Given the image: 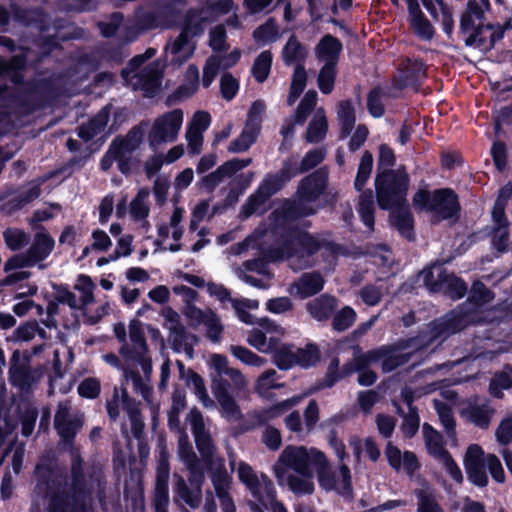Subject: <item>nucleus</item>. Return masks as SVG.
I'll use <instances>...</instances> for the list:
<instances>
[{
  "label": "nucleus",
  "mask_w": 512,
  "mask_h": 512,
  "mask_svg": "<svg viewBox=\"0 0 512 512\" xmlns=\"http://www.w3.org/2000/svg\"><path fill=\"white\" fill-rule=\"evenodd\" d=\"M202 22L203 18L197 12L186 15L182 32L165 47L166 58L171 64L179 66L192 57L196 49L193 38L203 32Z\"/></svg>",
  "instance_id": "9"
},
{
  "label": "nucleus",
  "mask_w": 512,
  "mask_h": 512,
  "mask_svg": "<svg viewBox=\"0 0 512 512\" xmlns=\"http://www.w3.org/2000/svg\"><path fill=\"white\" fill-rule=\"evenodd\" d=\"M183 315L193 327L203 326L206 319L213 313L211 309L202 310L196 307L194 304H188L183 307Z\"/></svg>",
  "instance_id": "60"
},
{
  "label": "nucleus",
  "mask_w": 512,
  "mask_h": 512,
  "mask_svg": "<svg viewBox=\"0 0 512 512\" xmlns=\"http://www.w3.org/2000/svg\"><path fill=\"white\" fill-rule=\"evenodd\" d=\"M229 350L235 358L246 365L261 367L266 363L265 359L243 346L231 345Z\"/></svg>",
  "instance_id": "61"
},
{
  "label": "nucleus",
  "mask_w": 512,
  "mask_h": 512,
  "mask_svg": "<svg viewBox=\"0 0 512 512\" xmlns=\"http://www.w3.org/2000/svg\"><path fill=\"white\" fill-rule=\"evenodd\" d=\"M170 475L168 456L162 448L160 450L157 470L156 483L153 495L154 512H168L169 489L168 480Z\"/></svg>",
  "instance_id": "19"
},
{
  "label": "nucleus",
  "mask_w": 512,
  "mask_h": 512,
  "mask_svg": "<svg viewBox=\"0 0 512 512\" xmlns=\"http://www.w3.org/2000/svg\"><path fill=\"white\" fill-rule=\"evenodd\" d=\"M237 474L239 480L255 498V502H259L263 498L268 499L270 493L274 491L272 481L264 474L258 475L246 462L239 463Z\"/></svg>",
  "instance_id": "17"
},
{
  "label": "nucleus",
  "mask_w": 512,
  "mask_h": 512,
  "mask_svg": "<svg viewBox=\"0 0 512 512\" xmlns=\"http://www.w3.org/2000/svg\"><path fill=\"white\" fill-rule=\"evenodd\" d=\"M133 404L134 402L130 400L125 389L115 388L112 399L107 402V412L111 419H116L119 415L120 409L128 412L129 408H131Z\"/></svg>",
  "instance_id": "45"
},
{
  "label": "nucleus",
  "mask_w": 512,
  "mask_h": 512,
  "mask_svg": "<svg viewBox=\"0 0 512 512\" xmlns=\"http://www.w3.org/2000/svg\"><path fill=\"white\" fill-rule=\"evenodd\" d=\"M161 315L164 318V327L169 330L173 342L176 345L184 333V327L180 321V316L171 307L163 308Z\"/></svg>",
  "instance_id": "48"
},
{
  "label": "nucleus",
  "mask_w": 512,
  "mask_h": 512,
  "mask_svg": "<svg viewBox=\"0 0 512 512\" xmlns=\"http://www.w3.org/2000/svg\"><path fill=\"white\" fill-rule=\"evenodd\" d=\"M494 436L500 445L512 443V415L502 418L497 425Z\"/></svg>",
  "instance_id": "64"
},
{
  "label": "nucleus",
  "mask_w": 512,
  "mask_h": 512,
  "mask_svg": "<svg viewBox=\"0 0 512 512\" xmlns=\"http://www.w3.org/2000/svg\"><path fill=\"white\" fill-rule=\"evenodd\" d=\"M385 456L389 465L396 471L403 470L407 474L412 475L419 468V463L414 453L410 451L402 453L391 442H388L385 448Z\"/></svg>",
  "instance_id": "28"
},
{
  "label": "nucleus",
  "mask_w": 512,
  "mask_h": 512,
  "mask_svg": "<svg viewBox=\"0 0 512 512\" xmlns=\"http://www.w3.org/2000/svg\"><path fill=\"white\" fill-rule=\"evenodd\" d=\"M423 436L428 453L443 466L455 482L461 483L462 472L446 450L442 436L428 424L423 426Z\"/></svg>",
  "instance_id": "12"
},
{
  "label": "nucleus",
  "mask_w": 512,
  "mask_h": 512,
  "mask_svg": "<svg viewBox=\"0 0 512 512\" xmlns=\"http://www.w3.org/2000/svg\"><path fill=\"white\" fill-rule=\"evenodd\" d=\"M186 382L187 385L193 389L194 394L204 407L213 408L215 406L214 401L207 393L204 380L198 374L189 370L186 373Z\"/></svg>",
  "instance_id": "47"
},
{
  "label": "nucleus",
  "mask_w": 512,
  "mask_h": 512,
  "mask_svg": "<svg viewBox=\"0 0 512 512\" xmlns=\"http://www.w3.org/2000/svg\"><path fill=\"white\" fill-rule=\"evenodd\" d=\"M232 306L236 311L238 318L246 324L253 323V317L247 310H256L259 307L258 300L254 299H233L231 300Z\"/></svg>",
  "instance_id": "58"
},
{
  "label": "nucleus",
  "mask_w": 512,
  "mask_h": 512,
  "mask_svg": "<svg viewBox=\"0 0 512 512\" xmlns=\"http://www.w3.org/2000/svg\"><path fill=\"white\" fill-rule=\"evenodd\" d=\"M358 213L364 225L370 229L374 225V203L371 192L361 194L358 205Z\"/></svg>",
  "instance_id": "55"
},
{
  "label": "nucleus",
  "mask_w": 512,
  "mask_h": 512,
  "mask_svg": "<svg viewBox=\"0 0 512 512\" xmlns=\"http://www.w3.org/2000/svg\"><path fill=\"white\" fill-rule=\"evenodd\" d=\"M82 424V415L71 414L69 402H63L58 405L54 426L63 439L68 440L72 438L81 428Z\"/></svg>",
  "instance_id": "23"
},
{
  "label": "nucleus",
  "mask_w": 512,
  "mask_h": 512,
  "mask_svg": "<svg viewBox=\"0 0 512 512\" xmlns=\"http://www.w3.org/2000/svg\"><path fill=\"white\" fill-rule=\"evenodd\" d=\"M283 60L286 64L302 61L306 56L305 48L292 36L283 48Z\"/></svg>",
  "instance_id": "57"
},
{
  "label": "nucleus",
  "mask_w": 512,
  "mask_h": 512,
  "mask_svg": "<svg viewBox=\"0 0 512 512\" xmlns=\"http://www.w3.org/2000/svg\"><path fill=\"white\" fill-rule=\"evenodd\" d=\"M189 482L192 485L189 488L184 479L179 477L174 488V501L177 505H187L192 509L199 507L202 498L201 485L203 474H190Z\"/></svg>",
  "instance_id": "21"
},
{
  "label": "nucleus",
  "mask_w": 512,
  "mask_h": 512,
  "mask_svg": "<svg viewBox=\"0 0 512 512\" xmlns=\"http://www.w3.org/2000/svg\"><path fill=\"white\" fill-rule=\"evenodd\" d=\"M108 120L109 109L105 107L87 125L79 128L78 135L85 141H89L105 130Z\"/></svg>",
  "instance_id": "40"
},
{
  "label": "nucleus",
  "mask_w": 512,
  "mask_h": 512,
  "mask_svg": "<svg viewBox=\"0 0 512 512\" xmlns=\"http://www.w3.org/2000/svg\"><path fill=\"white\" fill-rule=\"evenodd\" d=\"M424 280L431 290H444L453 299L463 297L467 290L461 279L442 271V268L438 265H434L429 271L424 272Z\"/></svg>",
  "instance_id": "16"
},
{
  "label": "nucleus",
  "mask_w": 512,
  "mask_h": 512,
  "mask_svg": "<svg viewBox=\"0 0 512 512\" xmlns=\"http://www.w3.org/2000/svg\"><path fill=\"white\" fill-rule=\"evenodd\" d=\"M184 210L180 207H175L170 217L169 225L161 224L158 227V234L162 239L169 237V230L171 229L172 238L175 241H179L183 235V228L180 226L182 221Z\"/></svg>",
  "instance_id": "44"
},
{
  "label": "nucleus",
  "mask_w": 512,
  "mask_h": 512,
  "mask_svg": "<svg viewBox=\"0 0 512 512\" xmlns=\"http://www.w3.org/2000/svg\"><path fill=\"white\" fill-rule=\"evenodd\" d=\"M325 188V178L320 174H313L305 178L298 190V206L314 201Z\"/></svg>",
  "instance_id": "31"
},
{
  "label": "nucleus",
  "mask_w": 512,
  "mask_h": 512,
  "mask_svg": "<svg viewBox=\"0 0 512 512\" xmlns=\"http://www.w3.org/2000/svg\"><path fill=\"white\" fill-rule=\"evenodd\" d=\"M315 471L318 475L319 485L327 490H336L339 493H348L351 485V475L349 468L342 464L339 468L338 475L336 476L328 463L327 458L324 456V463L318 464Z\"/></svg>",
  "instance_id": "18"
},
{
  "label": "nucleus",
  "mask_w": 512,
  "mask_h": 512,
  "mask_svg": "<svg viewBox=\"0 0 512 512\" xmlns=\"http://www.w3.org/2000/svg\"><path fill=\"white\" fill-rule=\"evenodd\" d=\"M307 82V74L305 69L301 65L295 67L292 82L290 86V92L287 98L288 105L292 106L300 94L304 91Z\"/></svg>",
  "instance_id": "53"
},
{
  "label": "nucleus",
  "mask_w": 512,
  "mask_h": 512,
  "mask_svg": "<svg viewBox=\"0 0 512 512\" xmlns=\"http://www.w3.org/2000/svg\"><path fill=\"white\" fill-rule=\"evenodd\" d=\"M378 204L382 209H394L392 221L398 231L407 239L413 237V219L405 206L408 189L406 173L383 172L375 180Z\"/></svg>",
  "instance_id": "3"
},
{
  "label": "nucleus",
  "mask_w": 512,
  "mask_h": 512,
  "mask_svg": "<svg viewBox=\"0 0 512 512\" xmlns=\"http://www.w3.org/2000/svg\"><path fill=\"white\" fill-rule=\"evenodd\" d=\"M433 404L438 413L439 419L447 432V435L449 437H454L455 420L451 408L447 404L442 402L441 399H434Z\"/></svg>",
  "instance_id": "56"
},
{
  "label": "nucleus",
  "mask_w": 512,
  "mask_h": 512,
  "mask_svg": "<svg viewBox=\"0 0 512 512\" xmlns=\"http://www.w3.org/2000/svg\"><path fill=\"white\" fill-rule=\"evenodd\" d=\"M512 387V368L505 367L501 372L496 373L489 385L490 394L496 398L503 396L504 390Z\"/></svg>",
  "instance_id": "49"
},
{
  "label": "nucleus",
  "mask_w": 512,
  "mask_h": 512,
  "mask_svg": "<svg viewBox=\"0 0 512 512\" xmlns=\"http://www.w3.org/2000/svg\"><path fill=\"white\" fill-rule=\"evenodd\" d=\"M149 196L150 191L147 188H141L129 205L132 219L141 222L146 231L150 229V223L147 220L150 212Z\"/></svg>",
  "instance_id": "32"
},
{
  "label": "nucleus",
  "mask_w": 512,
  "mask_h": 512,
  "mask_svg": "<svg viewBox=\"0 0 512 512\" xmlns=\"http://www.w3.org/2000/svg\"><path fill=\"white\" fill-rule=\"evenodd\" d=\"M232 306L236 311L238 318L246 324L253 323V317L247 310H256L259 307L258 300L254 299H233L231 300Z\"/></svg>",
  "instance_id": "59"
},
{
  "label": "nucleus",
  "mask_w": 512,
  "mask_h": 512,
  "mask_svg": "<svg viewBox=\"0 0 512 512\" xmlns=\"http://www.w3.org/2000/svg\"><path fill=\"white\" fill-rule=\"evenodd\" d=\"M493 299L494 294L483 283L475 282L469 297V305H473V309L447 314L440 320L433 322L427 333L392 348L383 347L371 351L363 355V359L368 363H380L384 372H390L406 363L416 351L429 345L432 341L445 339L451 334L464 329L469 323L486 321L487 318L481 316L483 313L481 308Z\"/></svg>",
  "instance_id": "1"
},
{
  "label": "nucleus",
  "mask_w": 512,
  "mask_h": 512,
  "mask_svg": "<svg viewBox=\"0 0 512 512\" xmlns=\"http://www.w3.org/2000/svg\"><path fill=\"white\" fill-rule=\"evenodd\" d=\"M53 247L54 240L48 234L38 233L27 253L36 264L48 257L52 252Z\"/></svg>",
  "instance_id": "42"
},
{
  "label": "nucleus",
  "mask_w": 512,
  "mask_h": 512,
  "mask_svg": "<svg viewBox=\"0 0 512 512\" xmlns=\"http://www.w3.org/2000/svg\"><path fill=\"white\" fill-rule=\"evenodd\" d=\"M487 9L480 1L471 0L468 2L467 10L461 17L460 26L464 32L471 35L481 26L484 10Z\"/></svg>",
  "instance_id": "34"
},
{
  "label": "nucleus",
  "mask_w": 512,
  "mask_h": 512,
  "mask_svg": "<svg viewBox=\"0 0 512 512\" xmlns=\"http://www.w3.org/2000/svg\"><path fill=\"white\" fill-rule=\"evenodd\" d=\"M250 163V158H235L229 160L218 167L214 172L203 177L201 181L202 186L208 191H212L224 180L225 177H231L234 173L247 167Z\"/></svg>",
  "instance_id": "27"
},
{
  "label": "nucleus",
  "mask_w": 512,
  "mask_h": 512,
  "mask_svg": "<svg viewBox=\"0 0 512 512\" xmlns=\"http://www.w3.org/2000/svg\"><path fill=\"white\" fill-rule=\"evenodd\" d=\"M187 421L191 425L199 452L208 461L211 482L223 512H236L230 495L232 477L225 469L223 458L214 454L212 440L210 434L205 430L202 414L198 410L192 409L187 416Z\"/></svg>",
  "instance_id": "2"
},
{
  "label": "nucleus",
  "mask_w": 512,
  "mask_h": 512,
  "mask_svg": "<svg viewBox=\"0 0 512 512\" xmlns=\"http://www.w3.org/2000/svg\"><path fill=\"white\" fill-rule=\"evenodd\" d=\"M407 7H408V13H409V19H410V25L414 32L423 39H431L434 33L433 27L430 24V22L426 19L424 14L422 13L420 9V5L418 3V0H405Z\"/></svg>",
  "instance_id": "30"
},
{
  "label": "nucleus",
  "mask_w": 512,
  "mask_h": 512,
  "mask_svg": "<svg viewBox=\"0 0 512 512\" xmlns=\"http://www.w3.org/2000/svg\"><path fill=\"white\" fill-rule=\"evenodd\" d=\"M460 416L467 422L481 429H487L496 414L490 401L481 397L463 400L459 408Z\"/></svg>",
  "instance_id": "15"
},
{
  "label": "nucleus",
  "mask_w": 512,
  "mask_h": 512,
  "mask_svg": "<svg viewBox=\"0 0 512 512\" xmlns=\"http://www.w3.org/2000/svg\"><path fill=\"white\" fill-rule=\"evenodd\" d=\"M322 242L306 232L292 233L281 248L269 251L272 261L286 260L293 270H301L313 264L311 256L320 249Z\"/></svg>",
  "instance_id": "6"
},
{
  "label": "nucleus",
  "mask_w": 512,
  "mask_h": 512,
  "mask_svg": "<svg viewBox=\"0 0 512 512\" xmlns=\"http://www.w3.org/2000/svg\"><path fill=\"white\" fill-rule=\"evenodd\" d=\"M463 464L468 480L476 486L485 487L488 484L485 467L497 483H504L506 480L500 459L495 454L485 455L484 450L478 444H470L467 447Z\"/></svg>",
  "instance_id": "7"
},
{
  "label": "nucleus",
  "mask_w": 512,
  "mask_h": 512,
  "mask_svg": "<svg viewBox=\"0 0 512 512\" xmlns=\"http://www.w3.org/2000/svg\"><path fill=\"white\" fill-rule=\"evenodd\" d=\"M324 151L322 149H314L309 151L303 158L300 167H297L296 161H289L285 164L279 176L267 177L261 184L258 192L252 195L247 204L243 208L246 216L256 213L260 206L276 191L282 184L300 172L312 169L324 159Z\"/></svg>",
  "instance_id": "4"
},
{
  "label": "nucleus",
  "mask_w": 512,
  "mask_h": 512,
  "mask_svg": "<svg viewBox=\"0 0 512 512\" xmlns=\"http://www.w3.org/2000/svg\"><path fill=\"white\" fill-rule=\"evenodd\" d=\"M324 463V453L314 447L288 445L280 453L273 466L279 485L284 484L287 474L314 476L318 464Z\"/></svg>",
  "instance_id": "5"
},
{
  "label": "nucleus",
  "mask_w": 512,
  "mask_h": 512,
  "mask_svg": "<svg viewBox=\"0 0 512 512\" xmlns=\"http://www.w3.org/2000/svg\"><path fill=\"white\" fill-rule=\"evenodd\" d=\"M178 453L179 457L184 461L185 465L190 470V474L200 473L197 469L196 455L189 443L188 436L185 432H180L178 438Z\"/></svg>",
  "instance_id": "46"
},
{
  "label": "nucleus",
  "mask_w": 512,
  "mask_h": 512,
  "mask_svg": "<svg viewBox=\"0 0 512 512\" xmlns=\"http://www.w3.org/2000/svg\"><path fill=\"white\" fill-rule=\"evenodd\" d=\"M266 110V105L262 100H256L252 103L244 129L240 136L230 142L228 150L232 153L246 151L257 139L261 131V123Z\"/></svg>",
  "instance_id": "13"
},
{
  "label": "nucleus",
  "mask_w": 512,
  "mask_h": 512,
  "mask_svg": "<svg viewBox=\"0 0 512 512\" xmlns=\"http://www.w3.org/2000/svg\"><path fill=\"white\" fill-rule=\"evenodd\" d=\"M422 3L432 17L441 21L445 33L451 34L454 26L453 16L444 0H422Z\"/></svg>",
  "instance_id": "37"
},
{
  "label": "nucleus",
  "mask_w": 512,
  "mask_h": 512,
  "mask_svg": "<svg viewBox=\"0 0 512 512\" xmlns=\"http://www.w3.org/2000/svg\"><path fill=\"white\" fill-rule=\"evenodd\" d=\"M338 118L341 122L343 136H347L355 124L354 109L350 101L339 103Z\"/></svg>",
  "instance_id": "62"
},
{
  "label": "nucleus",
  "mask_w": 512,
  "mask_h": 512,
  "mask_svg": "<svg viewBox=\"0 0 512 512\" xmlns=\"http://www.w3.org/2000/svg\"><path fill=\"white\" fill-rule=\"evenodd\" d=\"M271 65L272 54L269 51L261 52L252 66V74L257 82L262 83L268 78Z\"/></svg>",
  "instance_id": "54"
},
{
  "label": "nucleus",
  "mask_w": 512,
  "mask_h": 512,
  "mask_svg": "<svg viewBox=\"0 0 512 512\" xmlns=\"http://www.w3.org/2000/svg\"><path fill=\"white\" fill-rule=\"evenodd\" d=\"M9 379L13 386L22 391L28 390L38 381V375L30 367L27 359L21 358V353L16 350L10 359Z\"/></svg>",
  "instance_id": "22"
},
{
  "label": "nucleus",
  "mask_w": 512,
  "mask_h": 512,
  "mask_svg": "<svg viewBox=\"0 0 512 512\" xmlns=\"http://www.w3.org/2000/svg\"><path fill=\"white\" fill-rule=\"evenodd\" d=\"M336 307V299L330 295H321L306 304V309L312 318L318 321L330 317Z\"/></svg>",
  "instance_id": "38"
},
{
  "label": "nucleus",
  "mask_w": 512,
  "mask_h": 512,
  "mask_svg": "<svg viewBox=\"0 0 512 512\" xmlns=\"http://www.w3.org/2000/svg\"><path fill=\"white\" fill-rule=\"evenodd\" d=\"M199 87V70L195 65H189L185 77L184 83L177 89V96L179 99H185L192 96Z\"/></svg>",
  "instance_id": "50"
},
{
  "label": "nucleus",
  "mask_w": 512,
  "mask_h": 512,
  "mask_svg": "<svg viewBox=\"0 0 512 512\" xmlns=\"http://www.w3.org/2000/svg\"><path fill=\"white\" fill-rule=\"evenodd\" d=\"M155 54V49H147L144 54L135 56L129 62V66L122 71L125 82L135 90H143L146 95L155 93L160 84L162 67L159 63H149L142 69L140 67Z\"/></svg>",
  "instance_id": "8"
},
{
  "label": "nucleus",
  "mask_w": 512,
  "mask_h": 512,
  "mask_svg": "<svg viewBox=\"0 0 512 512\" xmlns=\"http://www.w3.org/2000/svg\"><path fill=\"white\" fill-rule=\"evenodd\" d=\"M284 335V328L263 318L259 322V327L249 333L247 342L262 353H271L281 345L280 340Z\"/></svg>",
  "instance_id": "14"
},
{
  "label": "nucleus",
  "mask_w": 512,
  "mask_h": 512,
  "mask_svg": "<svg viewBox=\"0 0 512 512\" xmlns=\"http://www.w3.org/2000/svg\"><path fill=\"white\" fill-rule=\"evenodd\" d=\"M144 131L141 127L133 128L125 138L116 139L112 142L116 145V149L119 151L120 156L124 158L128 164L131 165V154L141 144L143 140Z\"/></svg>",
  "instance_id": "35"
},
{
  "label": "nucleus",
  "mask_w": 512,
  "mask_h": 512,
  "mask_svg": "<svg viewBox=\"0 0 512 512\" xmlns=\"http://www.w3.org/2000/svg\"><path fill=\"white\" fill-rule=\"evenodd\" d=\"M324 279L318 272L304 273L301 277L291 283L287 288V292L294 297L306 299L311 297L323 289Z\"/></svg>",
  "instance_id": "25"
},
{
  "label": "nucleus",
  "mask_w": 512,
  "mask_h": 512,
  "mask_svg": "<svg viewBox=\"0 0 512 512\" xmlns=\"http://www.w3.org/2000/svg\"><path fill=\"white\" fill-rule=\"evenodd\" d=\"M313 476H299L287 474L283 485H287L295 494H311L314 490Z\"/></svg>",
  "instance_id": "52"
},
{
  "label": "nucleus",
  "mask_w": 512,
  "mask_h": 512,
  "mask_svg": "<svg viewBox=\"0 0 512 512\" xmlns=\"http://www.w3.org/2000/svg\"><path fill=\"white\" fill-rule=\"evenodd\" d=\"M129 339L131 354L122 356L124 359L142 358L146 355L148 347L144 337V324L139 320H132L129 323Z\"/></svg>",
  "instance_id": "33"
},
{
  "label": "nucleus",
  "mask_w": 512,
  "mask_h": 512,
  "mask_svg": "<svg viewBox=\"0 0 512 512\" xmlns=\"http://www.w3.org/2000/svg\"><path fill=\"white\" fill-rule=\"evenodd\" d=\"M316 103L317 93L313 90L308 91L298 105L295 111V115L284 122V125L281 129L284 142H286V140L293 135L295 124L302 125L305 122L310 112L316 106ZM284 145L285 143L282 144L281 149L284 147Z\"/></svg>",
  "instance_id": "24"
},
{
  "label": "nucleus",
  "mask_w": 512,
  "mask_h": 512,
  "mask_svg": "<svg viewBox=\"0 0 512 512\" xmlns=\"http://www.w3.org/2000/svg\"><path fill=\"white\" fill-rule=\"evenodd\" d=\"M252 512H287L286 508L275 500V490L269 495V498H263L259 502L249 501Z\"/></svg>",
  "instance_id": "63"
},
{
  "label": "nucleus",
  "mask_w": 512,
  "mask_h": 512,
  "mask_svg": "<svg viewBox=\"0 0 512 512\" xmlns=\"http://www.w3.org/2000/svg\"><path fill=\"white\" fill-rule=\"evenodd\" d=\"M413 205L433 213L437 219L450 218L459 210L457 196L450 189L436 190L432 194L421 190L414 195Z\"/></svg>",
  "instance_id": "10"
},
{
  "label": "nucleus",
  "mask_w": 512,
  "mask_h": 512,
  "mask_svg": "<svg viewBox=\"0 0 512 512\" xmlns=\"http://www.w3.org/2000/svg\"><path fill=\"white\" fill-rule=\"evenodd\" d=\"M303 399V396H294L284 401H281L267 409H263L256 414L259 423H266L275 418L280 417L285 412L298 405Z\"/></svg>",
  "instance_id": "39"
},
{
  "label": "nucleus",
  "mask_w": 512,
  "mask_h": 512,
  "mask_svg": "<svg viewBox=\"0 0 512 512\" xmlns=\"http://www.w3.org/2000/svg\"><path fill=\"white\" fill-rule=\"evenodd\" d=\"M271 353L274 354V362L280 369H290L295 366L296 347L293 345L281 344Z\"/></svg>",
  "instance_id": "51"
},
{
  "label": "nucleus",
  "mask_w": 512,
  "mask_h": 512,
  "mask_svg": "<svg viewBox=\"0 0 512 512\" xmlns=\"http://www.w3.org/2000/svg\"><path fill=\"white\" fill-rule=\"evenodd\" d=\"M327 130L328 124L324 110L322 108L317 109L308 126L306 139L311 143L319 142L325 137Z\"/></svg>",
  "instance_id": "43"
},
{
  "label": "nucleus",
  "mask_w": 512,
  "mask_h": 512,
  "mask_svg": "<svg viewBox=\"0 0 512 512\" xmlns=\"http://www.w3.org/2000/svg\"><path fill=\"white\" fill-rule=\"evenodd\" d=\"M341 49L342 45L336 38L326 35L316 47V56L324 64L336 65Z\"/></svg>",
  "instance_id": "36"
},
{
  "label": "nucleus",
  "mask_w": 512,
  "mask_h": 512,
  "mask_svg": "<svg viewBox=\"0 0 512 512\" xmlns=\"http://www.w3.org/2000/svg\"><path fill=\"white\" fill-rule=\"evenodd\" d=\"M228 387L229 384L226 380H217L213 383L212 391L220 405L221 415L229 421H238L241 418V412L239 406L230 395Z\"/></svg>",
  "instance_id": "26"
},
{
  "label": "nucleus",
  "mask_w": 512,
  "mask_h": 512,
  "mask_svg": "<svg viewBox=\"0 0 512 512\" xmlns=\"http://www.w3.org/2000/svg\"><path fill=\"white\" fill-rule=\"evenodd\" d=\"M492 245L498 251H504L509 241V230L508 221L505 217V213L501 211V204L497 207H493L492 210Z\"/></svg>",
  "instance_id": "29"
},
{
  "label": "nucleus",
  "mask_w": 512,
  "mask_h": 512,
  "mask_svg": "<svg viewBox=\"0 0 512 512\" xmlns=\"http://www.w3.org/2000/svg\"><path fill=\"white\" fill-rule=\"evenodd\" d=\"M88 497L77 487L52 496L49 512H87Z\"/></svg>",
  "instance_id": "20"
},
{
  "label": "nucleus",
  "mask_w": 512,
  "mask_h": 512,
  "mask_svg": "<svg viewBox=\"0 0 512 512\" xmlns=\"http://www.w3.org/2000/svg\"><path fill=\"white\" fill-rule=\"evenodd\" d=\"M183 119L184 114L181 109L168 111L155 118L148 133L150 146L157 147L161 144L174 142L178 138Z\"/></svg>",
  "instance_id": "11"
},
{
  "label": "nucleus",
  "mask_w": 512,
  "mask_h": 512,
  "mask_svg": "<svg viewBox=\"0 0 512 512\" xmlns=\"http://www.w3.org/2000/svg\"><path fill=\"white\" fill-rule=\"evenodd\" d=\"M36 335L44 339L46 332L39 326L38 322L30 321L17 327L8 337V341L13 343L30 342Z\"/></svg>",
  "instance_id": "41"
}]
</instances>
